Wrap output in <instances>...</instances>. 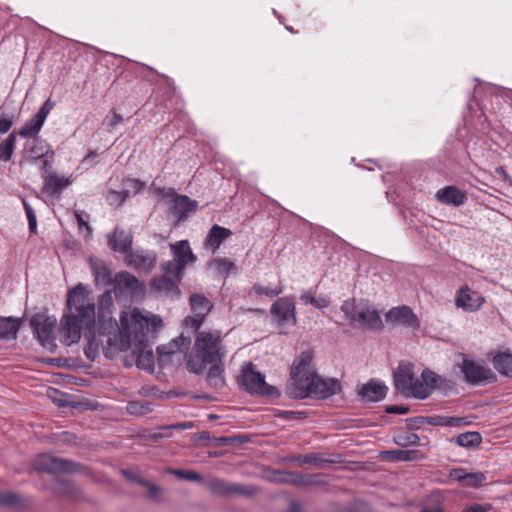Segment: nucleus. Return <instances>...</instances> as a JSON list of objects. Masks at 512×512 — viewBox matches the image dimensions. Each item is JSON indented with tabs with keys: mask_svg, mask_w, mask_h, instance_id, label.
Wrapping results in <instances>:
<instances>
[{
	"mask_svg": "<svg viewBox=\"0 0 512 512\" xmlns=\"http://www.w3.org/2000/svg\"><path fill=\"white\" fill-rule=\"evenodd\" d=\"M162 326L160 316L139 308H127L121 311L119 327L113 336H109L107 342L121 351L130 350L135 357L137 367L152 373L155 357L147 336Z\"/></svg>",
	"mask_w": 512,
	"mask_h": 512,
	"instance_id": "obj_1",
	"label": "nucleus"
},
{
	"mask_svg": "<svg viewBox=\"0 0 512 512\" xmlns=\"http://www.w3.org/2000/svg\"><path fill=\"white\" fill-rule=\"evenodd\" d=\"M340 390L341 384L337 379H324L317 375L311 351H303L294 359L286 385V393L290 398L326 399L339 393Z\"/></svg>",
	"mask_w": 512,
	"mask_h": 512,
	"instance_id": "obj_2",
	"label": "nucleus"
},
{
	"mask_svg": "<svg viewBox=\"0 0 512 512\" xmlns=\"http://www.w3.org/2000/svg\"><path fill=\"white\" fill-rule=\"evenodd\" d=\"M67 308L59 333L65 345H72L79 342L83 328L91 329L95 325V304L84 285L78 284L68 292Z\"/></svg>",
	"mask_w": 512,
	"mask_h": 512,
	"instance_id": "obj_3",
	"label": "nucleus"
},
{
	"mask_svg": "<svg viewBox=\"0 0 512 512\" xmlns=\"http://www.w3.org/2000/svg\"><path fill=\"white\" fill-rule=\"evenodd\" d=\"M226 353L220 331H200L195 338L193 353L187 360V369L200 374L209 363L223 360Z\"/></svg>",
	"mask_w": 512,
	"mask_h": 512,
	"instance_id": "obj_4",
	"label": "nucleus"
},
{
	"mask_svg": "<svg viewBox=\"0 0 512 512\" xmlns=\"http://www.w3.org/2000/svg\"><path fill=\"white\" fill-rule=\"evenodd\" d=\"M32 468L39 473L51 475L66 474L74 476L88 477L89 469L84 465L53 456L48 453H42L36 456L31 462Z\"/></svg>",
	"mask_w": 512,
	"mask_h": 512,
	"instance_id": "obj_5",
	"label": "nucleus"
},
{
	"mask_svg": "<svg viewBox=\"0 0 512 512\" xmlns=\"http://www.w3.org/2000/svg\"><path fill=\"white\" fill-rule=\"evenodd\" d=\"M341 310L352 323H357L361 327L368 329H380L382 320L376 309L367 303L358 304L350 300H345L341 305Z\"/></svg>",
	"mask_w": 512,
	"mask_h": 512,
	"instance_id": "obj_6",
	"label": "nucleus"
},
{
	"mask_svg": "<svg viewBox=\"0 0 512 512\" xmlns=\"http://www.w3.org/2000/svg\"><path fill=\"white\" fill-rule=\"evenodd\" d=\"M191 344L190 337L183 334L172 339L169 343L157 347V362L160 367L179 366L186 357V351Z\"/></svg>",
	"mask_w": 512,
	"mask_h": 512,
	"instance_id": "obj_7",
	"label": "nucleus"
},
{
	"mask_svg": "<svg viewBox=\"0 0 512 512\" xmlns=\"http://www.w3.org/2000/svg\"><path fill=\"white\" fill-rule=\"evenodd\" d=\"M170 249L173 253V260L164 263L162 269L167 274L181 280L186 266L194 263L196 256L193 254L187 240H181L171 244Z\"/></svg>",
	"mask_w": 512,
	"mask_h": 512,
	"instance_id": "obj_8",
	"label": "nucleus"
},
{
	"mask_svg": "<svg viewBox=\"0 0 512 512\" xmlns=\"http://www.w3.org/2000/svg\"><path fill=\"white\" fill-rule=\"evenodd\" d=\"M30 326L40 344L53 352L56 345L55 328L57 319L45 313H36L30 318Z\"/></svg>",
	"mask_w": 512,
	"mask_h": 512,
	"instance_id": "obj_9",
	"label": "nucleus"
},
{
	"mask_svg": "<svg viewBox=\"0 0 512 512\" xmlns=\"http://www.w3.org/2000/svg\"><path fill=\"white\" fill-rule=\"evenodd\" d=\"M459 356L462 361L458 364V367L464 375V379L467 383L471 385H479L495 381V374L487 365L484 364L483 361L474 360L466 354H460Z\"/></svg>",
	"mask_w": 512,
	"mask_h": 512,
	"instance_id": "obj_10",
	"label": "nucleus"
},
{
	"mask_svg": "<svg viewBox=\"0 0 512 512\" xmlns=\"http://www.w3.org/2000/svg\"><path fill=\"white\" fill-rule=\"evenodd\" d=\"M98 319L100 324V333L102 335L113 336L119 323L112 317L114 302L111 291H106L98 299Z\"/></svg>",
	"mask_w": 512,
	"mask_h": 512,
	"instance_id": "obj_11",
	"label": "nucleus"
},
{
	"mask_svg": "<svg viewBox=\"0 0 512 512\" xmlns=\"http://www.w3.org/2000/svg\"><path fill=\"white\" fill-rule=\"evenodd\" d=\"M240 382L251 394L272 395L274 391V388L265 382L264 376L254 370L252 363H248L242 368Z\"/></svg>",
	"mask_w": 512,
	"mask_h": 512,
	"instance_id": "obj_12",
	"label": "nucleus"
},
{
	"mask_svg": "<svg viewBox=\"0 0 512 512\" xmlns=\"http://www.w3.org/2000/svg\"><path fill=\"white\" fill-rule=\"evenodd\" d=\"M114 290L118 296H129L132 299L144 297L145 286L128 272H120L114 278Z\"/></svg>",
	"mask_w": 512,
	"mask_h": 512,
	"instance_id": "obj_13",
	"label": "nucleus"
},
{
	"mask_svg": "<svg viewBox=\"0 0 512 512\" xmlns=\"http://www.w3.org/2000/svg\"><path fill=\"white\" fill-rule=\"evenodd\" d=\"M441 377L431 370L425 369L419 378H414L406 397L426 399L439 384Z\"/></svg>",
	"mask_w": 512,
	"mask_h": 512,
	"instance_id": "obj_14",
	"label": "nucleus"
},
{
	"mask_svg": "<svg viewBox=\"0 0 512 512\" xmlns=\"http://www.w3.org/2000/svg\"><path fill=\"white\" fill-rule=\"evenodd\" d=\"M454 302L457 308L471 313L480 310L485 299L481 293L464 285L456 291Z\"/></svg>",
	"mask_w": 512,
	"mask_h": 512,
	"instance_id": "obj_15",
	"label": "nucleus"
},
{
	"mask_svg": "<svg viewBox=\"0 0 512 512\" xmlns=\"http://www.w3.org/2000/svg\"><path fill=\"white\" fill-rule=\"evenodd\" d=\"M191 309L194 312V316H188L184 319V326L197 330L203 323L205 316L210 312L212 305L210 301L199 294L190 296Z\"/></svg>",
	"mask_w": 512,
	"mask_h": 512,
	"instance_id": "obj_16",
	"label": "nucleus"
},
{
	"mask_svg": "<svg viewBox=\"0 0 512 512\" xmlns=\"http://www.w3.org/2000/svg\"><path fill=\"white\" fill-rule=\"evenodd\" d=\"M292 297H282L271 306V314L279 325L295 326L297 323Z\"/></svg>",
	"mask_w": 512,
	"mask_h": 512,
	"instance_id": "obj_17",
	"label": "nucleus"
},
{
	"mask_svg": "<svg viewBox=\"0 0 512 512\" xmlns=\"http://www.w3.org/2000/svg\"><path fill=\"white\" fill-rule=\"evenodd\" d=\"M386 321L394 325L417 329L419 320L414 312L407 306L395 307L386 314Z\"/></svg>",
	"mask_w": 512,
	"mask_h": 512,
	"instance_id": "obj_18",
	"label": "nucleus"
},
{
	"mask_svg": "<svg viewBox=\"0 0 512 512\" xmlns=\"http://www.w3.org/2000/svg\"><path fill=\"white\" fill-rule=\"evenodd\" d=\"M206 484V488L212 492L213 494L218 495H232V494H239L244 496H251L253 495L257 489L255 486H245V485H239V484H232L227 485V482H204Z\"/></svg>",
	"mask_w": 512,
	"mask_h": 512,
	"instance_id": "obj_19",
	"label": "nucleus"
},
{
	"mask_svg": "<svg viewBox=\"0 0 512 512\" xmlns=\"http://www.w3.org/2000/svg\"><path fill=\"white\" fill-rule=\"evenodd\" d=\"M179 281L180 280L176 279L174 276L165 272L163 276L152 278L150 285L154 291L160 294L171 298H178L180 294L178 288Z\"/></svg>",
	"mask_w": 512,
	"mask_h": 512,
	"instance_id": "obj_20",
	"label": "nucleus"
},
{
	"mask_svg": "<svg viewBox=\"0 0 512 512\" xmlns=\"http://www.w3.org/2000/svg\"><path fill=\"white\" fill-rule=\"evenodd\" d=\"M413 365L408 362L399 363L396 371L394 372V385L396 389L402 394L406 395L409 391L414 380Z\"/></svg>",
	"mask_w": 512,
	"mask_h": 512,
	"instance_id": "obj_21",
	"label": "nucleus"
},
{
	"mask_svg": "<svg viewBox=\"0 0 512 512\" xmlns=\"http://www.w3.org/2000/svg\"><path fill=\"white\" fill-rule=\"evenodd\" d=\"M72 183L71 177L51 173L44 178L43 192L50 197H58L62 190Z\"/></svg>",
	"mask_w": 512,
	"mask_h": 512,
	"instance_id": "obj_22",
	"label": "nucleus"
},
{
	"mask_svg": "<svg viewBox=\"0 0 512 512\" xmlns=\"http://www.w3.org/2000/svg\"><path fill=\"white\" fill-rule=\"evenodd\" d=\"M108 245L115 252L128 255L131 252L132 236L130 233L116 228L112 235H108Z\"/></svg>",
	"mask_w": 512,
	"mask_h": 512,
	"instance_id": "obj_23",
	"label": "nucleus"
},
{
	"mask_svg": "<svg viewBox=\"0 0 512 512\" xmlns=\"http://www.w3.org/2000/svg\"><path fill=\"white\" fill-rule=\"evenodd\" d=\"M436 199L443 204L460 206L464 204L466 195L455 186H447L436 192Z\"/></svg>",
	"mask_w": 512,
	"mask_h": 512,
	"instance_id": "obj_24",
	"label": "nucleus"
},
{
	"mask_svg": "<svg viewBox=\"0 0 512 512\" xmlns=\"http://www.w3.org/2000/svg\"><path fill=\"white\" fill-rule=\"evenodd\" d=\"M387 387L380 382L370 381L360 390L361 397L369 402H378L385 398Z\"/></svg>",
	"mask_w": 512,
	"mask_h": 512,
	"instance_id": "obj_25",
	"label": "nucleus"
},
{
	"mask_svg": "<svg viewBox=\"0 0 512 512\" xmlns=\"http://www.w3.org/2000/svg\"><path fill=\"white\" fill-rule=\"evenodd\" d=\"M231 234V230L215 224L209 230L204 245L207 249H210L212 252H215L219 248L221 243L225 239H227Z\"/></svg>",
	"mask_w": 512,
	"mask_h": 512,
	"instance_id": "obj_26",
	"label": "nucleus"
},
{
	"mask_svg": "<svg viewBox=\"0 0 512 512\" xmlns=\"http://www.w3.org/2000/svg\"><path fill=\"white\" fill-rule=\"evenodd\" d=\"M208 365H210L206 378L208 384L215 390L222 389L226 384L223 360L215 363H209Z\"/></svg>",
	"mask_w": 512,
	"mask_h": 512,
	"instance_id": "obj_27",
	"label": "nucleus"
},
{
	"mask_svg": "<svg viewBox=\"0 0 512 512\" xmlns=\"http://www.w3.org/2000/svg\"><path fill=\"white\" fill-rule=\"evenodd\" d=\"M300 300L305 305H311L316 309H325L330 306L331 298L326 294L316 295L313 289H307L300 294Z\"/></svg>",
	"mask_w": 512,
	"mask_h": 512,
	"instance_id": "obj_28",
	"label": "nucleus"
},
{
	"mask_svg": "<svg viewBox=\"0 0 512 512\" xmlns=\"http://www.w3.org/2000/svg\"><path fill=\"white\" fill-rule=\"evenodd\" d=\"M128 264L139 270H150L156 262V257L143 252H130L126 255Z\"/></svg>",
	"mask_w": 512,
	"mask_h": 512,
	"instance_id": "obj_29",
	"label": "nucleus"
},
{
	"mask_svg": "<svg viewBox=\"0 0 512 512\" xmlns=\"http://www.w3.org/2000/svg\"><path fill=\"white\" fill-rule=\"evenodd\" d=\"M20 326L19 318L0 317V340L15 339Z\"/></svg>",
	"mask_w": 512,
	"mask_h": 512,
	"instance_id": "obj_30",
	"label": "nucleus"
},
{
	"mask_svg": "<svg viewBox=\"0 0 512 512\" xmlns=\"http://www.w3.org/2000/svg\"><path fill=\"white\" fill-rule=\"evenodd\" d=\"M0 506L14 510H24L28 508L29 502L14 492L0 491Z\"/></svg>",
	"mask_w": 512,
	"mask_h": 512,
	"instance_id": "obj_31",
	"label": "nucleus"
},
{
	"mask_svg": "<svg viewBox=\"0 0 512 512\" xmlns=\"http://www.w3.org/2000/svg\"><path fill=\"white\" fill-rule=\"evenodd\" d=\"M171 208L178 218H183L188 213L195 211L196 202L191 201L187 196L179 195L172 200Z\"/></svg>",
	"mask_w": 512,
	"mask_h": 512,
	"instance_id": "obj_32",
	"label": "nucleus"
},
{
	"mask_svg": "<svg viewBox=\"0 0 512 512\" xmlns=\"http://www.w3.org/2000/svg\"><path fill=\"white\" fill-rule=\"evenodd\" d=\"M44 122V119H42L38 114H35L24 124V126L16 133V135H19L22 138L36 136L40 132Z\"/></svg>",
	"mask_w": 512,
	"mask_h": 512,
	"instance_id": "obj_33",
	"label": "nucleus"
},
{
	"mask_svg": "<svg viewBox=\"0 0 512 512\" xmlns=\"http://www.w3.org/2000/svg\"><path fill=\"white\" fill-rule=\"evenodd\" d=\"M493 366L500 374L512 377V354H497L493 358Z\"/></svg>",
	"mask_w": 512,
	"mask_h": 512,
	"instance_id": "obj_34",
	"label": "nucleus"
},
{
	"mask_svg": "<svg viewBox=\"0 0 512 512\" xmlns=\"http://www.w3.org/2000/svg\"><path fill=\"white\" fill-rule=\"evenodd\" d=\"M52 484L51 489L57 496L71 500L79 499L78 491L73 485L74 482H52Z\"/></svg>",
	"mask_w": 512,
	"mask_h": 512,
	"instance_id": "obj_35",
	"label": "nucleus"
},
{
	"mask_svg": "<svg viewBox=\"0 0 512 512\" xmlns=\"http://www.w3.org/2000/svg\"><path fill=\"white\" fill-rule=\"evenodd\" d=\"M453 440L457 445L461 447L471 448L481 444L482 436L479 432L471 431L461 433L458 436H456Z\"/></svg>",
	"mask_w": 512,
	"mask_h": 512,
	"instance_id": "obj_36",
	"label": "nucleus"
},
{
	"mask_svg": "<svg viewBox=\"0 0 512 512\" xmlns=\"http://www.w3.org/2000/svg\"><path fill=\"white\" fill-rule=\"evenodd\" d=\"M450 480H485L487 475L483 472H469L466 469L458 468L450 472Z\"/></svg>",
	"mask_w": 512,
	"mask_h": 512,
	"instance_id": "obj_37",
	"label": "nucleus"
},
{
	"mask_svg": "<svg viewBox=\"0 0 512 512\" xmlns=\"http://www.w3.org/2000/svg\"><path fill=\"white\" fill-rule=\"evenodd\" d=\"M301 462L304 464L311 465L315 468L322 469V468H326V467L330 466L331 464L335 463L336 461L333 459L326 458L321 454L311 453V454L303 456Z\"/></svg>",
	"mask_w": 512,
	"mask_h": 512,
	"instance_id": "obj_38",
	"label": "nucleus"
},
{
	"mask_svg": "<svg viewBox=\"0 0 512 512\" xmlns=\"http://www.w3.org/2000/svg\"><path fill=\"white\" fill-rule=\"evenodd\" d=\"M383 458L392 461H412L416 459V451L413 450H388L382 453Z\"/></svg>",
	"mask_w": 512,
	"mask_h": 512,
	"instance_id": "obj_39",
	"label": "nucleus"
},
{
	"mask_svg": "<svg viewBox=\"0 0 512 512\" xmlns=\"http://www.w3.org/2000/svg\"><path fill=\"white\" fill-rule=\"evenodd\" d=\"M16 142V132H12L0 143V159L9 161L12 157Z\"/></svg>",
	"mask_w": 512,
	"mask_h": 512,
	"instance_id": "obj_40",
	"label": "nucleus"
},
{
	"mask_svg": "<svg viewBox=\"0 0 512 512\" xmlns=\"http://www.w3.org/2000/svg\"><path fill=\"white\" fill-rule=\"evenodd\" d=\"M90 264H91V269L95 275V279L96 281H106L109 276H110V273H109V270L108 268L106 267V265L100 261H97V260H93L91 259L90 260Z\"/></svg>",
	"mask_w": 512,
	"mask_h": 512,
	"instance_id": "obj_41",
	"label": "nucleus"
},
{
	"mask_svg": "<svg viewBox=\"0 0 512 512\" xmlns=\"http://www.w3.org/2000/svg\"><path fill=\"white\" fill-rule=\"evenodd\" d=\"M137 485L145 488L148 493V497L154 501H161L163 499V491L155 482H135Z\"/></svg>",
	"mask_w": 512,
	"mask_h": 512,
	"instance_id": "obj_42",
	"label": "nucleus"
},
{
	"mask_svg": "<svg viewBox=\"0 0 512 512\" xmlns=\"http://www.w3.org/2000/svg\"><path fill=\"white\" fill-rule=\"evenodd\" d=\"M127 411L132 415H145L151 411V407L148 402L132 401L128 403Z\"/></svg>",
	"mask_w": 512,
	"mask_h": 512,
	"instance_id": "obj_43",
	"label": "nucleus"
},
{
	"mask_svg": "<svg viewBox=\"0 0 512 512\" xmlns=\"http://www.w3.org/2000/svg\"><path fill=\"white\" fill-rule=\"evenodd\" d=\"M210 265L215 267L217 272L220 274L228 275L231 271L235 270L234 263L225 258L215 259L210 263Z\"/></svg>",
	"mask_w": 512,
	"mask_h": 512,
	"instance_id": "obj_44",
	"label": "nucleus"
},
{
	"mask_svg": "<svg viewBox=\"0 0 512 512\" xmlns=\"http://www.w3.org/2000/svg\"><path fill=\"white\" fill-rule=\"evenodd\" d=\"M124 193L127 197L135 195L144 188V183L137 179H126L123 182Z\"/></svg>",
	"mask_w": 512,
	"mask_h": 512,
	"instance_id": "obj_45",
	"label": "nucleus"
},
{
	"mask_svg": "<svg viewBox=\"0 0 512 512\" xmlns=\"http://www.w3.org/2000/svg\"><path fill=\"white\" fill-rule=\"evenodd\" d=\"M46 149H49V148L43 141H41L39 139H35L33 141V145L29 149L31 158L33 160H36L37 158H43V156H45Z\"/></svg>",
	"mask_w": 512,
	"mask_h": 512,
	"instance_id": "obj_46",
	"label": "nucleus"
},
{
	"mask_svg": "<svg viewBox=\"0 0 512 512\" xmlns=\"http://www.w3.org/2000/svg\"><path fill=\"white\" fill-rule=\"evenodd\" d=\"M40 161V169L43 172H48L54 162V151L46 149L45 156L43 158H37Z\"/></svg>",
	"mask_w": 512,
	"mask_h": 512,
	"instance_id": "obj_47",
	"label": "nucleus"
},
{
	"mask_svg": "<svg viewBox=\"0 0 512 512\" xmlns=\"http://www.w3.org/2000/svg\"><path fill=\"white\" fill-rule=\"evenodd\" d=\"M253 289L257 294L266 295L268 297H274L283 292V286L272 289L261 285H254Z\"/></svg>",
	"mask_w": 512,
	"mask_h": 512,
	"instance_id": "obj_48",
	"label": "nucleus"
},
{
	"mask_svg": "<svg viewBox=\"0 0 512 512\" xmlns=\"http://www.w3.org/2000/svg\"><path fill=\"white\" fill-rule=\"evenodd\" d=\"M23 206L28 219L29 229L32 233H34L37 227L36 215L32 207L25 200H23Z\"/></svg>",
	"mask_w": 512,
	"mask_h": 512,
	"instance_id": "obj_49",
	"label": "nucleus"
},
{
	"mask_svg": "<svg viewBox=\"0 0 512 512\" xmlns=\"http://www.w3.org/2000/svg\"><path fill=\"white\" fill-rule=\"evenodd\" d=\"M168 474L180 478L182 480H200L199 475L193 471L169 470Z\"/></svg>",
	"mask_w": 512,
	"mask_h": 512,
	"instance_id": "obj_50",
	"label": "nucleus"
},
{
	"mask_svg": "<svg viewBox=\"0 0 512 512\" xmlns=\"http://www.w3.org/2000/svg\"><path fill=\"white\" fill-rule=\"evenodd\" d=\"M127 196L124 191L118 192L111 190L107 193L106 200L110 205L122 204L126 200Z\"/></svg>",
	"mask_w": 512,
	"mask_h": 512,
	"instance_id": "obj_51",
	"label": "nucleus"
},
{
	"mask_svg": "<svg viewBox=\"0 0 512 512\" xmlns=\"http://www.w3.org/2000/svg\"><path fill=\"white\" fill-rule=\"evenodd\" d=\"M14 122V116L13 114L8 113H2L0 115V133L5 134L7 133Z\"/></svg>",
	"mask_w": 512,
	"mask_h": 512,
	"instance_id": "obj_52",
	"label": "nucleus"
},
{
	"mask_svg": "<svg viewBox=\"0 0 512 512\" xmlns=\"http://www.w3.org/2000/svg\"><path fill=\"white\" fill-rule=\"evenodd\" d=\"M55 103L48 98L44 104L39 108L38 114L42 119L46 120L47 116L49 115L50 111L54 108Z\"/></svg>",
	"mask_w": 512,
	"mask_h": 512,
	"instance_id": "obj_53",
	"label": "nucleus"
},
{
	"mask_svg": "<svg viewBox=\"0 0 512 512\" xmlns=\"http://www.w3.org/2000/svg\"><path fill=\"white\" fill-rule=\"evenodd\" d=\"M469 424L466 418L446 416V427H461Z\"/></svg>",
	"mask_w": 512,
	"mask_h": 512,
	"instance_id": "obj_54",
	"label": "nucleus"
},
{
	"mask_svg": "<svg viewBox=\"0 0 512 512\" xmlns=\"http://www.w3.org/2000/svg\"><path fill=\"white\" fill-rule=\"evenodd\" d=\"M75 436L70 432H62L59 434L57 441L63 444H74Z\"/></svg>",
	"mask_w": 512,
	"mask_h": 512,
	"instance_id": "obj_55",
	"label": "nucleus"
},
{
	"mask_svg": "<svg viewBox=\"0 0 512 512\" xmlns=\"http://www.w3.org/2000/svg\"><path fill=\"white\" fill-rule=\"evenodd\" d=\"M427 423L434 426L446 427V416H432L427 418Z\"/></svg>",
	"mask_w": 512,
	"mask_h": 512,
	"instance_id": "obj_56",
	"label": "nucleus"
},
{
	"mask_svg": "<svg viewBox=\"0 0 512 512\" xmlns=\"http://www.w3.org/2000/svg\"><path fill=\"white\" fill-rule=\"evenodd\" d=\"M489 507V505L483 506L480 504H472L464 508L462 512H487L489 510Z\"/></svg>",
	"mask_w": 512,
	"mask_h": 512,
	"instance_id": "obj_57",
	"label": "nucleus"
},
{
	"mask_svg": "<svg viewBox=\"0 0 512 512\" xmlns=\"http://www.w3.org/2000/svg\"><path fill=\"white\" fill-rule=\"evenodd\" d=\"M409 409L405 406H398V405H391L386 408V412L392 413V414H406L408 413Z\"/></svg>",
	"mask_w": 512,
	"mask_h": 512,
	"instance_id": "obj_58",
	"label": "nucleus"
},
{
	"mask_svg": "<svg viewBox=\"0 0 512 512\" xmlns=\"http://www.w3.org/2000/svg\"><path fill=\"white\" fill-rule=\"evenodd\" d=\"M84 352L88 359L93 360L97 355V347L90 342L89 346L84 348Z\"/></svg>",
	"mask_w": 512,
	"mask_h": 512,
	"instance_id": "obj_59",
	"label": "nucleus"
},
{
	"mask_svg": "<svg viewBox=\"0 0 512 512\" xmlns=\"http://www.w3.org/2000/svg\"><path fill=\"white\" fill-rule=\"evenodd\" d=\"M123 477L126 478V480H142L140 476L137 475V473L134 470L126 469L122 470Z\"/></svg>",
	"mask_w": 512,
	"mask_h": 512,
	"instance_id": "obj_60",
	"label": "nucleus"
},
{
	"mask_svg": "<svg viewBox=\"0 0 512 512\" xmlns=\"http://www.w3.org/2000/svg\"><path fill=\"white\" fill-rule=\"evenodd\" d=\"M75 216H76V219H77V222H78V225L79 227H85L89 232L91 230V228L89 227L88 223L85 221V219L83 218V215L82 213L80 212H76L75 213Z\"/></svg>",
	"mask_w": 512,
	"mask_h": 512,
	"instance_id": "obj_61",
	"label": "nucleus"
},
{
	"mask_svg": "<svg viewBox=\"0 0 512 512\" xmlns=\"http://www.w3.org/2000/svg\"><path fill=\"white\" fill-rule=\"evenodd\" d=\"M287 512H303L301 503L297 501L290 502Z\"/></svg>",
	"mask_w": 512,
	"mask_h": 512,
	"instance_id": "obj_62",
	"label": "nucleus"
},
{
	"mask_svg": "<svg viewBox=\"0 0 512 512\" xmlns=\"http://www.w3.org/2000/svg\"><path fill=\"white\" fill-rule=\"evenodd\" d=\"M122 121V116L117 114V113H114L112 118L110 119L108 125L110 127H115L116 125H118L120 122Z\"/></svg>",
	"mask_w": 512,
	"mask_h": 512,
	"instance_id": "obj_63",
	"label": "nucleus"
},
{
	"mask_svg": "<svg viewBox=\"0 0 512 512\" xmlns=\"http://www.w3.org/2000/svg\"><path fill=\"white\" fill-rule=\"evenodd\" d=\"M358 510L361 512H368V505L364 501H358L356 503Z\"/></svg>",
	"mask_w": 512,
	"mask_h": 512,
	"instance_id": "obj_64",
	"label": "nucleus"
}]
</instances>
